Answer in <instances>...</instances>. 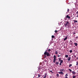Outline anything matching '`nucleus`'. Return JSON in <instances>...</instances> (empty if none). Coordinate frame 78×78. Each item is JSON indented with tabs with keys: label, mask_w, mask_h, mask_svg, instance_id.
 <instances>
[{
	"label": "nucleus",
	"mask_w": 78,
	"mask_h": 78,
	"mask_svg": "<svg viewBox=\"0 0 78 78\" xmlns=\"http://www.w3.org/2000/svg\"><path fill=\"white\" fill-rule=\"evenodd\" d=\"M44 55H47V56H50V53L48 52H45L44 53Z\"/></svg>",
	"instance_id": "1"
},
{
	"label": "nucleus",
	"mask_w": 78,
	"mask_h": 78,
	"mask_svg": "<svg viewBox=\"0 0 78 78\" xmlns=\"http://www.w3.org/2000/svg\"><path fill=\"white\" fill-rule=\"evenodd\" d=\"M56 55H54V56L53 63H55L56 62Z\"/></svg>",
	"instance_id": "2"
},
{
	"label": "nucleus",
	"mask_w": 78,
	"mask_h": 78,
	"mask_svg": "<svg viewBox=\"0 0 78 78\" xmlns=\"http://www.w3.org/2000/svg\"><path fill=\"white\" fill-rule=\"evenodd\" d=\"M69 21H67L66 23L65 24V26H67V25H69Z\"/></svg>",
	"instance_id": "3"
},
{
	"label": "nucleus",
	"mask_w": 78,
	"mask_h": 78,
	"mask_svg": "<svg viewBox=\"0 0 78 78\" xmlns=\"http://www.w3.org/2000/svg\"><path fill=\"white\" fill-rule=\"evenodd\" d=\"M66 17L67 18H68L69 19H70V17L69 16V15H68L66 16Z\"/></svg>",
	"instance_id": "4"
},
{
	"label": "nucleus",
	"mask_w": 78,
	"mask_h": 78,
	"mask_svg": "<svg viewBox=\"0 0 78 78\" xmlns=\"http://www.w3.org/2000/svg\"><path fill=\"white\" fill-rule=\"evenodd\" d=\"M58 73H59V74H62V75H63V72L61 71L60 72H59Z\"/></svg>",
	"instance_id": "5"
},
{
	"label": "nucleus",
	"mask_w": 78,
	"mask_h": 78,
	"mask_svg": "<svg viewBox=\"0 0 78 78\" xmlns=\"http://www.w3.org/2000/svg\"><path fill=\"white\" fill-rule=\"evenodd\" d=\"M72 73L73 75H75L76 74V73L74 71H72Z\"/></svg>",
	"instance_id": "6"
},
{
	"label": "nucleus",
	"mask_w": 78,
	"mask_h": 78,
	"mask_svg": "<svg viewBox=\"0 0 78 78\" xmlns=\"http://www.w3.org/2000/svg\"><path fill=\"white\" fill-rule=\"evenodd\" d=\"M56 65H57V66H58V64H59V62H55Z\"/></svg>",
	"instance_id": "7"
},
{
	"label": "nucleus",
	"mask_w": 78,
	"mask_h": 78,
	"mask_svg": "<svg viewBox=\"0 0 78 78\" xmlns=\"http://www.w3.org/2000/svg\"><path fill=\"white\" fill-rule=\"evenodd\" d=\"M41 70H42L44 69V67H41Z\"/></svg>",
	"instance_id": "8"
},
{
	"label": "nucleus",
	"mask_w": 78,
	"mask_h": 78,
	"mask_svg": "<svg viewBox=\"0 0 78 78\" xmlns=\"http://www.w3.org/2000/svg\"><path fill=\"white\" fill-rule=\"evenodd\" d=\"M60 72H63V71H64V69H61L60 70Z\"/></svg>",
	"instance_id": "9"
},
{
	"label": "nucleus",
	"mask_w": 78,
	"mask_h": 78,
	"mask_svg": "<svg viewBox=\"0 0 78 78\" xmlns=\"http://www.w3.org/2000/svg\"><path fill=\"white\" fill-rule=\"evenodd\" d=\"M70 59H71V57H69L68 59V61H70Z\"/></svg>",
	"instance_id": "10"
},
{
	"label": "nucleus",
	"mask_w": 78,
	"mask_h": 78,
	"mask_svg": "<svg viewBox=\"0 0 78 78\" xmlns=\"http://www.w3.org/2000/svg\"><path fill=\"white\" fill-rule=\"evenodd\" d=\"M47 78V74H45L44 75V76L43 77V78Z\"/></svg>",
	"instance_id": "11"
},
{
	"label": "nucleus",
	"mask_w": 78,
	"mask_h": 78,
	"mask_svg": "<svg viewBox=\"0 0 78 78\" xmlns=\"http://www.w3.org/2000/svg\"><path fill=\"white\" fill-rule=\"evenodd\" d=\"M74 23H77V22H78V21H77V20H74Z\"/></svg>",
	"instance_id": "12"
},
{
	"label": "nucleus",
	"mask_w": 78,
	"mask_h": 78,
	"mask_svg": "<svg viewBox=\"0 0 78 78\" xmlns=\"http://www.w3.org/2000/svg\"><path fill=\"white\" fill-rule=\"evenodd\" d=\"M74 44L75 46H77V45H78V44H77V43H74Z\"/></svg>",
	"instance_id": "13"
},
{
	"label": "nucleus",
	"mask_w": 78,
	"mask_h": 78,
	"mask_svg": "<svg viewBox=\"0 0 78 78\" xmlns=\"http://www.w3.org/2000/svg\"><path fill=\"white\" fill-rule=\"evenodd\" d=\"M67 37H66L64 39V41H66V40H67Z\"/></svg>",
	"instance_id": "14"
},
{
	"label": "nucleus",
	"mask_w": 78,
	"mask_h": 78,
	"mask_svg": "<svg viewBox=\"0 0 78 78\" xmlns=\"http://www.w3.org/2000/svg\"><path fill=\"white\" fill-rule=\"evenodd\" d=\"M73 78H76V76H74V75H73Z\"/></svg>",
	"instance_id": "15"
},
{
	"label": "nucleus",
	"mask_w": 78,
	"mask_h": 78,
	"mask_svg": "<svg viewBox=\"0 0 78 78\" xmlns=\"http://www.w3.org/2000/svg\"><path fill=\"white\" fill-rule=\"evenodd\" d=\"M62 62H63V60H60V63H62Z\"/></svg>",
	"instance_id": "16"
},
{
	"label": "nucleus",
	"mask_w": 78,
	"mask_h": 78,
	"mask_svg": "<svg viewBox=\"0 0 78 78\" xmlns=\"http://www.w3.org/2000/svg\"><path fill=\"white\" fill-rule=\"evenodd\" d=\"M59 61H61V58H58Z\"/></svg>",
	"instance_id": "17"
},
{
	"label": "nucleus",
	"mask_w": 78,
	"mask_h": 78,
	"mask_svg": "<svg viewBox=\"0 0 78 78\" xmlns=\"http://www.w3.org/2000/svg\"><path fill=\"white\" fill-rule=\"evenodd\" d=\"M38 69L39 70H41V67L38 68Z\"/></svg>",
	"instance_id": "18"
},
{
	"label": "nucleus",
	"mask_w": 78,
	"mask_h": 78,
	"mask_svg": "<svg viewBox=\"0 0 78 78\" xmlns=\"http://www.w3.org/2000/svg\"><path fill=\"white\" fill-rule=\"evenodd\" d=\"M67 76H68V75H67V74L65 75V77H67Z\"/></svg>",
	"instance_id": "19"
},
{
	"label": "nucleus",
	"mask_w": 78,
	"mask_h": 78,
	"mask_svg": "<svg viewBox=\"0 0 78 78\" xmlns=\"http://www.w3.org/2000/svg\"><path fill=\"white\" fill-rule=\"evenodd\" d=\"M66 58H68V55H66L65 56Z\"/></svg>",
	"instance_id": "20"
},
{
	"label": "nucleus",
	"mask_w": 78,
	"mask_h": 78,
	"mask_svg": "<svg viewBox=\"0 0 78 78\" xmlns=\"http://www.w3.org/2000/svg\"><path fill=\"white\" fill-rule=\"evenodd\" d=\"M71 66H72V64L69 65V67H70Z\"/></svg>",
	"instance_id": "21"
},
{
	"label": "nucleus",
	"mask_w": 78,
	"mask_h": 78,
	"mask_svg": "<svg viewBox=\"0 0 78 78\" xmlns=\"http://www.w3.org/2000/svg\"><path fill=\"white\" fill-rule=\"evenodd\" d=\"M69 71H70V72H72V70H71V69H69Z\"/></svg>",
	"instance_id": "22"
},
{
	"label": "nucleus",
	"mask_w": 78,
	"mask_h": 78,
	"mask_svg": "<svg viewBox=\"0 0 78 78\" xmlns=\"http://www.w3.org/2000/svg\"><path fill=\"white\" fill-rule=\"evenodd\" d=\"M51 37H52V38H54V37H55V36L53 35H52L51 36Z\"/></svg>",
	"instance_id": "23"
},
{
	"label": "nucleus",
	"mask_w": 78,
	"mask_h": 78,
	"mask_svg": "<svg viewBox=\"0 0 78 78\" xmlns=\"http://www.w3.org/2000/svg\"><path fill=\"white\" fill-rule=\"evenodd\" d=\"M55 54H56V55H58V51H56Z\"/></svg>",
	"instance_id": "24"
},
{
	"label": "nucleus",
	"mask_w": 78,
	"mask_h": 78,
	"mask_svg": "<svg viewBox=\"0 0 78 78\" xmlns=\"http://www.w3.org/2000/svg\"><path fill=\"white\" fill-rule=\"evenodd\" d=\"M41 75L38 74V77H41Z\"/></svg>",
	"instance_id": "25"
},
{
	"label": "nucleus",
	"mask_w": 78,
	"mask_h": 78,
	"mask_svg": "<svg viewBox=\"0 0 78 78\" xmlns=\"http://www.w3.org/2000/svg\"><path fill=\"white\" fill-rule=\"evenodd\" d=\"M58 31L56 30L55 31V33H58Z\"/></svg>",
	"instance_id": "26"
},
{
	"label": "nucleus",
	"mask_w": 78,
	"mask_h": 78,
	"mask_svg": "<svg viewBox=\"0 0 78 78\" xmlns=\"http://www.w3.org/2000/svg\"><path fill=\"white\" fill-rule=\"evenodd\" d=\"M70 53H72V50H70L69 51Z\"/></svg>",
	"instance_id": "27"
},
{
	"label": "nucleus",
	"mask_w": 78,
	"mask_h": 78,
	"mask_svg": "<svg viewBox=\"0 0 78 78\" xmlns=\"http://www.w3.org/2000/svg\"><path fill=\"white\" fill-rule=\"evenodd\" d=\"M48 51H51V49H49L48 50Z\"/></svg>",
	"instance_id": "28"
},
{
	"label": "nucleus",
	"mask_w": 78,
	"mask_h": 78,
	"mask_svg": "<svg viewBox=\"0 0 78 78\" xmlns=\"http://www.w3.org/2000/svg\"><path fill=\"white\" fill-rule=\"evenodd\" d=\"M70 43L71 44H72V41H70Z\"/></svg>",
	"instance_id": "29"
},
{
	"label": "nucleus",
	"mask_w": 78,
	"mask_h": 78,
	"mask_svg": "<svg viewBox=\"0 0 78 78\" xmlns=\"http://www.w3.org/2000/svg\"><path fill=\"white\" fill-rule=\"evenodd\" d=\"M78 62H76V66H78Z\"/></svg>",
	"instance_id": "30"
},
{
	"label": "nucleus",
	"mask_w": 78,
	"mask_h": 78,
	"mask_svg": "<svg viewBox=\"0 0 78 78\" xmlns=\"http://www.w3.org/2000/svg\"><path fill=\"white\" fill-rule=\"evenodd\" d=\"M67 11V12H69V9H68Z\"/></svg>",
	"instance_id": "31"
},
{
	"label": "nucleus",
	"mask_w": 78,
	"mask_h": 78,
	"mask_svg": "<svg viewBox=\"0 0 78 78\" xmlns=\"http://www.w3.org/2000/svg\"><path fill=\"white\" fill-rule=\"evenodd\" d=\"M50 72H51L52 73H54L52 72V71H49Z\"/></svg>",
	"instance_id": "32"
},
{
	"label": "nucleus",
	"mask_w": 78,
	"mask_h": 78,
	"mask_svg": "<svg viewBox=\"0 0 78 78\" xmlns=\"http://www.w3.org/2000/svg\"><path fill=\"white\" fill-rule=\"evenodd\" d=\"M57 76H58V77H59V74H57Z\"/></svg>",
	"instance_id": "33"
},
{
	"label": "nucleus",
	"mask_w": 78,
	"mask_h": 78,
	"mask_svg": "<svg viewBox=\"0 0 78 78\" xmlns=\"http://www.w3.org/2000/svg\"><path fill=\"white\" fill-rule=\"evenodd\" d=\"M61 64H62V63H60V64H59L60 66H61Z\"/></svg>",
	"instance_id": "34"
},
{
	"label": "nucleus",
	"mask_w": 78,
	"mask_h": 78,
	"mask_svg": "<svg viewBox=\"0 0 78 78\" xmlns=\"http://www.w3.org/2000/svg\"><path fill=\"white\" fill-rule=\"evenodd\" d=\"M76 14H78V11H77V12H76Z\"/></svg>",
	"instance_id": "35"
},
{
	"label": "nucleus",
	"mask_w": 78,
	"mask_h": 78,
	"mask_svg": "<svg viewBox=\"0 0 78 78\" xmlns=\"http://www.w3.org/2000/svg\"><path fill=\"white\" fill-rule=\"evenodd\" d=\"M76 34V33H75V32H74V33H73V34Z\"/></svg>",
	"instance_id": "36"
},
{
	"label": "nucleus",
	"mask_w": 78,
	"mask_h": 78,
	"mask_svg": "<svg viewBox=\"0 0 78 78\" xmlns=\"http://www.w3.org/2000/svg\"><path fill=\"white\" fill-rule=\"evenodd\" d=\"M75 58H76V55H74Z\"/></svg>",
	"instance_id": "37"
},
{
	"label": "nucleus",
	"mask_w": 78,
	"mask_h": 78,
	"mask_svg": "<svg viewBox=\"0 0 78 78\" xmlns=\"http://www.w3.org/2000/svg\"><path fill=\"white\" fill-rule=\"evenodd\" d=\"M65 78H68V77H65Z\"/></svg>",
	"instance_id": "38"
},
{
	"label": "nucleus",
	"mask_w": 78,
	"mask_h": 78,
	"mask_svg": "<svg viewBox=\"0 0 78 78\" xmlns=\"http://www.w3.org/2000/svg\"><path fill=\"white\" fill-rule=\"evenodd\" d=\"M60 56V55H58V57H59Z\"/></svg>",
	"instance_id": "39"
},
{
	"label": "nucleus",
	"mask_w": 78,
	"mask_h": 78,
	"mask_svg": "<svg viewBox=\"0 0 78 78\" xmlns=\"http://www.w3.org/2000/svg\"><path fill=\"white\" fill-rule=\"evenodd\" d=\"M77 17H78V14L77 15V16H76Z\"/></svg>",
	"instance_id": "40"
}]
</instances>
